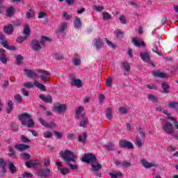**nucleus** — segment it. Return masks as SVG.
Here are the masks:
<instances>
[{"instance_id":"2f4dec72","label":"nucleus","mask_w":178,"mask_h":178,"mask_svg":"<svg viewBox=\"0 0 178 178\" xmlns=\"http://www.w3.org/2000/svg\"><path fill=\"white\" fill-rule=\"evenodd\" d=\"M1 44L3 47H5L6 49H8V50H10V51L16 50V47H15V46H9L7 41L2 42Z\"/></svg>"},{"instance_id":"4c0bfd02","label":"nucleus","mask_w":178,"mask_h":178,"mask_svg":"<svg viewBox=\"0 0 178 178\" xmlns=\"http://www.w3.org/2000/svg\"><path fill=\"white\" fill-rule=\"evenodd\" d=\"M161 87L163 89V92H165L166 94L170 92L169 91L170 86L169 84H168V83H165V82L162 83Z\"/></svg>"},{"instance_id":"338daca9","label":"nucleus","mask_w":178,"mask_h":178,"mask_svg":"<svg viewBox=\"0 0 178 178\" xmlns=\"http://www.w3.org/2000/svg\"><path fill=\"white\" fill-rule=\"evenodd\" d=\"M120 21L121 24H127V19H126L124 15L120 16Z\"/></svg>"},{"instance_id":"09e8293b","label":"nucleus","mask_w":178,"mask_h":178,"mask_svg":"<svg viewBox=\"0 0 178 178\" xmlns=\"http://www.w3.org/2000/svg\"><path fill=\"white\" fill-rule=\"evenodd\" d=\"M15 13V8L13 7H9L7 10V14L9 17H13Z\"/></svg>"},{"instance_id":"c756f323","label":"nucleus","mask_w":178,"mask_h":178,"mask_svg":"<svg viewBox=\"0 0 178 178\" xmlns=\"http://www.w3.org/2000/svg\"><path fill=\"white\" fill-rule=\"evenodd\" d=\"M67 24L66 22H63L60 24L58 31H56V33L64 32L67 29Z\"/></svg>"},{"instance_id":"49530a36","label":"nucleus","mask_w":178,"mask_h":178,"mask_svg":"<svg viewBox=\"0 0 178 178\" xmlns=\"http://www.w3.org/2000/svg\"><path fill=\"white\" fill-rule=\"evenodd\" d=\"M74 56H76V58H74V60H72V62L74 65L78 66V65H81V58H78V54H75Z\"/></svg>"},{"instance_id":"13d9d810","label":"nucleus","mask_w":178,"mask_h":178,"mask_svg":"<svg viewBox=\"0 0 178 178\" xmlns=\"http://www.w3.org/2000/svg\"><path fill=\"white\" fill-rule=\"evenodd\" d=\"M27 18H33L34 17V12L33 11L32 8H30L29 11L26 13Z\"/></svg>"},{"instance_id":"7ed1b4c3","label":"nucleus","mask_w":178,"mask_h":178,"mask_svg":"<svg viewBox=\"0 0 178 178\" xmlns=\"http://www.w3.org/2000/svg\"><path fill=\"white\" fill-rule=\"evenodd\" d=\"M18 120L21 122L22 126H26V127H34L35 126V122L30 113H25L18 115Z\"/></svg>"},{"instance_id":"680f3d73","label":"nucleus","mask_w":178,"mask_h":178,"mask_svg":"<svg viewBox=\"0 0 178 178\" xmlns=\"http://www.w3.org/2000/svg\"><path fill=\"white\" fill-rule=\"evenodd\" d=\"M122 165L125 168L131 167V161H127V160H125L124 161H122Z\"/></svg>"},{"instance_id":"5701e85b","label":"nucleus","mask_w":178,"mask_h":178,"mask_svg":"<svg viewBox=\"0 0 178 178\" xmlns=\"http://www.w3.org/2000/svg\"><path fill=\"white\" fill-rule=\"evenodd\" d=\"M88 138V133L84 132L82 135L78 136V140L79 143H82L83 144H86Z\"/></svg>"},{"instance_id":"4d7b16f0","label":"nucleus","mask_w":178,"mask_h":178,"mask_svg":"<svg viewBox=\"0 0 178 178\" xmlns=\"http://www.w3.org/2000/svg\"><path fill=\"white\" fill-rule=\"evenodd\" d=\"M44 138H52L53 133H51V131H45V133H44Z\"/></svg>"},{"instance_id":"6ab92c4d","label":"nucleus","mask_w":178,"mask_h":178,"mask_svg":"<svg viewBox=\"0 0 178 178\" xmlns=\"http://www.w3.org/2000/svg\"><path fill=\"white\" fill-rule=\"evenodd\" d=\"M3 31L8 35H12L13 32H14L13 25L9 24V25H6L3 27Z\"/></svg>"},{"instance_id":"39448f33","label":"nucleus","mask_w":178,"mask_h":178,"mask_svg":"<svg viewBox=\"0 0 178 178\" xmlns=\"http://www.w3.org/2000/svg\"><path fill=\"white\" fill-rule=\"evenodd\" d=\"M22 34L24 35V36H20L17 39V42L18 43H22L23 42H24V40L28 39L29 36H30L31 28L28 24L24 26V31L22 32Z\"/></svg>"},{"instance_id":"20e7f679","label":"nucleus","mask_w":178,"mask_h":178,"mask_svg":"<svg viewBox=\"0 0 178 178\" xmlns=\"http://www.w3.org/2000/svg\"><path fill=\"white\" fill-rule=\"evenodd\" d=\"M51 42V39L49 38H47L46 36H41V39L39 40H32L31 42V49L34 51H39L42 49V46L45 44V42Z\"/></svg>"},{"instance_id":"cd10ccee","label":"nucleus","mask_w":178,"mask_h":178,"mask_svg":"<svg viewBox=\"0 0 178 178\" xmlns=\"http://www.w3.org/2000/svg\"><path fill=\"white\" fill-rule=\"evenodd\" d=\"M168 107L171 109H175V111H178V102L172 101L168 103Z\"/></svg>"},{"instance_id":"ddd939ff","label":"nucleus","mask_w":178,"mask_h":178,"mask_svg":"<svg viewBox=\"0 0 178 178\" xmlns=\"http://www.w3.org/2000/svg\"><path fill=\"white\" fill-rule=\"evenodd\" d=\"M15 149L21 152L26 151L30 149V145H26V144H15Z\"/></svg>"},{"instance_id":"412c9836","label":"nucleus","mask_w":178,"mask_h":178,"mask_svg":"<svg viewBox=\"0 0 178 178\" xmlns=\"http://www.w3.org/2000/svg\"><path fill=\"white\" fill-rule=\"evenodd\" d=\"M141 163L146 168H149L151 167H156V164H155V163H149V161H147V160H144V159H143L141 160Z\"/></svg>"},{"instance_id":"603ef678","label":"nucleus","mask_w":178,"mask_h":178,"mask_svg":"<svg viewBox=\"0 0 178 178\" xmlns=\"http://www.w3.org/2000/svg\"><path fill=\"white\" fill-rule=\"evenodd\" d=\"M113 83L112 77H107V80L106 81V87H111Z\"/></svg>"},{"instance_id":"6e6552de","label":"nucleus","mask_w":178,"mask_h":178,"mask_svg":"<svg viewBox=\"0 0 178 178\" xmlns=\"http://www.w3.org/2000/svg\"><path fill=\"white\" fill-rule=\"evenodd\" d=\"M50 174L51 170L48 168H40V170H39L38 172V175H39V177H41V178H47L49 177Z\"/></svg>"},{"instance_id":"473e14b6","label":"nucleus","mask_w":178,"mask_h":178,"mask_svg":"<svg viewBox=\"0 0 178 178\" xmlns=\"http://www.w3.org/2000/svg\"><path fill=\"white\" fill-rule=\"evenodd\" d=\"M121 67L124 69V70H126L127 72H130L131 70V66L129 65V63H127V61H123Z\"/></svg>"},{"instance_id":"6e6d98bb","label":"nucleus","mask_w":178,"mask_h":178,"mask_svg":"<svg viewBox=\"0 0 178 178\" xmlns=\"http://www.w3.org/2000/svg\"><path fill=\"white\" fill-rule=\"evenodd\" d=\"M135 144L136 145H137V147H142L143 143L139 137H136Z\"/></svg>"},{"instance_id":"2eb2a0df","label":"nucleus","mask_w":178,"mask_h":178,"mask_svg":"<svg viewBox=\"0 0 178 178\" xmlns=\"http://www.w3.org/2000/svg\"><path fill=\"white\" fill-rule=\"evenodd\" d=\"M0 60L3 63H7L8 57L6 54V50H4V49H0Z\"/></svg>"},{"instance_id":"0eeeda50","label":"nucleus","mask_w":178,"mask_h":178,"mask_svg":"<svg viewBox=\"0 0 178 178\" xmlns=\"http://www.w3.org/2000/svg\"><path fill=\"white\" fill-rule=\"evenodd\" d=\"M119 146L120 148H127L128 149H133L134 147V144L130 141H127V140H121Z\"/></svg>"},{"instance_id":"a19ab883","label":"nucleus","mask_w":178,"mask_h":178,"mask_svg":"<svg viewBox=\"0 0 178 178\" xmlns=\"http://www.w3.org/2000/svg\"><path fill=\"white\" fill-rule=\"evenodd\" d=\"M156 111L157 112H163V113H165V115H167L168 116L170 115L168 111L166 109H163V106H158V108H156Z\"/></svg>"},{"instance_id":"bf43d9fd","label":"nucleus","mask_w":178,"mask_h":178,"mask_svg":"<svg viewBox=\"0 0 178 178\" xmlns=\"http://www.w3.org/2000/svg\"><path fill=\"white\" fill-rule=\"evenodd\" d=\"M9 149V156H16V154L14 151V148L13 147H8Z\"/></svg>"},{"instance_id":"7c9ffc66","label":"nucleus","mask_w":178,"mask_h":178,"mask_svg":"<svg viewBox=\"0 0 178 178\" xmlns=\"http://www.w3.org/2000/svg\"><path fill=\"white\" fill-rule=\"evenodd\" d=\"M13 102L11 99H9L8 102V107L6 108L7 113H11L13 109Z\"/></svg>"},{"instance_id":"dca6fc26","label":"nucleus","mask_w":178,"mask_h":178,"mask_svg":"<svg viewBox=\"0 0 178 178\" xmlns=\"http://www.w3.org/2000/svg\"><path fill=\"white\" fill-rule=\"evenodd\" d=\"M40 99L44 101V102H49V103L53 102V97L52 95H47V97H45L44 94H40Z\"/></svg>"},{"instance_id":"c9c22d12","label":"nucleus","mask_w":178,"mask_h":178,"mask_svg":"<svg viewBox=\"0 0 178 178\" xmlns=\"http://www.w3.org/2000/svg\"><path fill=\"white\" fill-rule=\"evenodd\" d=\"M108 174L111 178H118V177H122L123 175L121 171H118V172H108Z\"/></svg>"},{"instance_id":"37998d69","label":"nucleus","mask_w":178,"mask_h":178,"mask_svg":"<svg viewBox=\"0 0 178 178\" xmlns=\"http://www.w3.org/2000/svg\"><path fill=\"white\" fill-rule=\"evenodd\" d=\"M148 99L152 101V102H158V98L153 94H148L147 95Z\"/></svg>"},{"instance_id":"69168bd1","label":"nucleus","mask_w":178,"mask_h":178,"mask_svg":"<svg viewBox=\"0 0 178 178\" xmlns=\"http://www.w3.org/2000/svg\"><path fill=\"white\" fill-rule=\"evenodd\" d=\"M54 135L58 138H62L63 137V133H60V131H54Z\"/></svg>"},{"instance_id":"e433bc0d","label":"nucleus","mask_w":178,"mask_h":178,"mask_svg":"<svg viewBox=\"0 0 178 178\" xmlns=\"http://www.w3.org/2000/svg\"><path fill=\"white\" fill-rule=\"evenodd\" d=\"M112 112L113 109H111V108H107L106 109V115L109 120L113 118Z\"/></svg>"},{"instance_id":"f704fd0d","label":"nucleus","mask_w":178,"mask_h":178,"mask_svg":"<svg viewBox=\"0 0 178 178\" xmlns=\"http://www.w3.org/2000/svg\"><path fill=\"white\" fill-rule=\"evenodd\" d=\"M6 163L4 161V159H0V167L2 168L3 174L7 172V170L6 169Z\"/></svg>"},{"instance_id":"8fccbe9b","label":"nucleus","mask_w":178,"mask_h":178,"mask_svg":"<svg viewBox=\"0 0 178 178\" xmlns=\"http://www.w3.org/2000/svg\"><path fill=\"white\" fill-rule=\"evenodd\" d=\"M118 111L120 113L124 115L125 113H127L128 109L125 106H121L120 108H118Z\"/></svg>"},{"instance_id":"ea45409f","label":"nucleus","mask_w":178,"mask_h":178,"mask_svg":"<svg viewBox=\"0 0 178 178\" xmlns=\"http://www.w3.org/2000/svg\"><path fill=\"white\" fill-rule=\"evenodd\" d=\"M9 169H10V172H12V174H13L14 172H15V171H17V168H16L13 161H10Z\"/></svg>"},{"instance_id":"f03ea898","label":"nucleus","mask_w":178,"mask_h":178,"mask_svg":"<svg viewBox=\"0 0 178 178\" xmlns=\"http://www.w3.org/2000/svg\"><path fill=\"white\" fill-rule=\"evenodd\" d=\"M81 161L86 163H91V166L92 167L95 175L100 177L101 172H99V170L102 168V164H99L97 156L94 155V154H85L82 157Z\"/></svg>"},{"instance_id":"e2e57ef3","label":"nucleus","mask_w":178,"mask_h":178,"mask_svg":"<svg viewBox=\"0 0 178 178\" xmlns=\"http://www.w3.org/2000/svg\"><path fill=\"white\" fill-rule=\"evenodd\" d=\"M39 120L42 126H44V127H48V122H47V120H45L44 119H42V118H40Z\"/></svg>"},{"instance_id":"a211bd4d","label":"nucleus","mask_w":178,"mask_h":178,"mask_svg":"<svg viewBox=\"0 0 178 178\" xmlns=\"http://www.w3.org/2000/svg\"><path fill=\"white\" fill-rule=\"evenodd\" d=\"M25 75L27 76V77H37L38 74L35 72H33V70H31V69H24Z\"/></svg>"},{"instance_id":"9d476101","label":"nucleus","mask_w":178,"mask_h":178,"mask_svg":"<svg viewBox=\"0 0 178 178\" xmlns=\"http://www.w3.org/2000/svg\"><path fill=\"white\" fill-rule=\"evenodd\" d=\"M54 109L56 112H58V113H64L67 109V105L66 104L55 105Z\"/></svg>"},{"instance_id":"f3484780","label":"nucleus","mask_w":178,"mask_h":178,"mask_svg":"<svg viewBox=\"0 0 178 178\" xmlns=\"http://www.w3.org/2000/svg\"><path fill=\"white\" fill-rule=\"evenodd\" d=\"M83 111V106H79V108H76V111L75 112V118L76 119H79L81 122L83 116V113H82Z\"/></svg>"},{"instance_id":"864d4df0","label":"nucleus","mask_w":178,"mask_h":178,"mask_svg":"<svg viewBox=\"0 0 178 178\" xmlns=\"http://www.w3.org/2000/svg\"><path fill=\"white\" fill-rule=\"evenodd\" d=\"M24 87H26V88H33L34 87V84L33 81H29L27 83H24Z\"/></svg>"},{"instance_id":"72a5a7b5","label":"nucleus","mask_w":178,"mask_h":178,"mask_svg":"<svg viewBox=\"0 0 178 178\" xmlns=\"http://www.w3.org/2000/svg\"><path fill=\"white\" fill-rule=\"evenodd\" d=\"M15 58H16L15 63L17 65H22L23 60H24V57L22 55L19 56H15Z\"/></svg>"},{"instance_id":"a878e982","label":"nucleus","mask_w":178,"mask_h":178,"mask_svg":"<svg viewBox=\"0 0 178 178\" xmlns=\"http://www.w3.org/2000/svg\"><path fill=\"white\" fill-rule=\"evenodd\" d=\"M167 119H168V120H172L174 123V127L175 129H177L178 130V120L177 118H175L174 116H170V115L169 114V115L167 116Z\"/></svg>"},{"instance_id":"0e129e2a","label":"nucleus","mask_w":178,"mask_h":178,"mask_svg":"<svg viewBox=\"0 0 178 178\" xmlns=\"http://www.w3.org/2000/svg\"><path fill=\"white\" fill-rule=\"evenodd\" d=\"M69 168H60V172L63 175H65V174H67L69 172Z\"/></svg>"},{"instance_id":"3c124183","label":"nucleus","mask_w":178,"mask_h":178,"mask_svg":"<svg viewBox=\"0 0 178 178\" xmlns=\"http://www.w3.org/2000/svg\"><path fill=\"white\" fill-rule=\"evenodd\" d=\"M32 177H33V174L31 172H28L27 171H25V172L22 174L23 178H31Z\"/></svg>"},{"instance_id":"4be33fe9","label":"nucleus","mask_w":178,"mask_h":178,"mask_svg":"<svg viewBox=\"0 0 178 178\" xmlns=\"http://www.w3.org/2000/svg\"><path fill=\"white\" fill-rule=\"evenodd\" d=\"M160 49H161V46H160L159 42H155L153 44L152 51L154 53H156V54H158L159 56H161L159 53Z\"/></svg>"},{"instance_id":"bb28decb","label":"nucleus","mask_w":178,"mask_h":178,"mask_svg":"<svg viewBox=\"0 0 178 178\" xmlns=\"http://www.w3.org/2000/svg\"><path fill=\"white\" fill-rule=\"evenodd\" d=\"M74 26L76 29L79 28H81L82 24H81V18H79V17L75 18L74 21Z\"/></svg>"},{"instance_id":"c03bdc74","label":"nucleus","mask_w":178,"mask_h":178,"mask_svg":"<svg viewBox=\"0 0 178 178\" xmlns=\"http://www.w3.org/2000/svg\"><path fill=\"white\" fill-rule=\"evenodd\" d=\"M112 17L109 13L106 11L103 12V19L106 21V19H111Z\"/></svg>"},{"instance_id":"9b49d317","label":"nucleus","mask_w":178,"mask_h":178,"mask_svg":"<svg viewBox=\"0 0 178 178\" xmlns=\"http://www.w3.org/2000/svg\"><path fill=\"white\" fill-rule=\"evenodd\" d=\"M131 43H133L136 47H145V43L144 42H140L138 38H134L131 40Z\"/></svg>"},{"instance_id":"f257e3e1","label":"nucleus","mask_w":178,"mask_h":178,"mask_svg":"<svg viewBox=\"0 0 178 178\" xmlns=\"http://www.w3.org/2000/svg\"><path fill=\"white\" fill-rule=\"evenodd\" d=\"M60 158H63V161L66 162L67 165H70V168L73 171H77L79 165L76 164L77 157L74 155V152L69 149H65L59 154Z\"/></svg>"},{"instance_id":"a18cd8bd","label":"nucleus","mask_w":178,"mask_h":178,"mask_svg":"<svg viewBox=\"0 0 178 178\" xmlns=\"http://www.w3.org/2000/svg\"><path fill=\"white\" fill-rule=\"evenodd\" d=\"M14 98L19 104H21L23 101V98L20 94H15V95H14Z\"/></svg>"},{"instance_id":"f8f14e48","label":"nucleus","mask_w":178,"mask_h":178,"mask_svg":"<svg viewBox=\"0 0 178 178\" xmlns=\"http://www.w3.org/2000/svg\"><path fill=\"white\" fill-rule=\"evenodd\" d=\"M88 124H89L88 118L86 115V113H82L81 121L80 122L79 126L81 127L85 128Z\"/></svg>"},{"instance_id":"aec40b11","label":"nucleus","mask_w":178,"mask_h":178,"mask_svg":"<svg viewBox=\"0 0 178 178\" xmlns=\"http://www.w3.org/2000/svg\"><path fill=\"white\" fill-rule=\"evenodd\" d=\"M140 56L143 59V60H145V62H149V60H151V57L148 51H144L143 53H140Z\"/></svg>"},{"instance_id":"de8ad7c7","label":"nucleus","mask_w":178,"mask_h":178,"mask_svg":"<svg viewBox=\"0 0 178 178\" xmlns=\"http://www.w3.org/2000/svg\"><path fill=\"white\" fill-rule=\"evenodd\" d=\"M10 127H11L13 131H14V132L18 131V130H19V126L15 124V122H12V123L10 124Z\"/></svg>"},{"instance_id":"c85d7f7f","label":"nucleus","mask_w":178,"mask_h":178,"mask_svg":"<svg viewBox=\"0 0 178 178\" xmlns=\"http://www.w3.org/2000/svg\"><path fill=\"white\" fill-rule=\"evenodd\" d=\"M34 84H35V86H36V87H38V88H40V90H41V91H47V88H46L44 84H42V83H39V81H38V80L35 81Z\"/></svg>"},{"instance_id":"5fc2aeb1","label":"nucleus","mask_w":178,"mask_h":178,"mask_svg":"<svg viewBox=\"0 0 178 178\" xmlns=\"http://www.w3.org/2000/svg\"><path fill=\"white\" fill-rule=\"evenodd\" d=\"M106 149L108 151H115V145L112 143H110L108 145H106Z\"/></svg>"},{"instance_id":"774afa93","label":"nucleus","mask_w":178,"mask_h":178,"mask_svg":"<svg viewBox=\"0 0 178 178\" xmlns=\"http://www.w3.org/2000/svg\"><path fill=\"white\" fill-rule=\"evenodd\" d=\"M51 160H47V159H44V167L49 168V165H50Z\"/></svg>"},{"instance_id":"58836bf2","label":"nucleus","mask_w":178,"mask_h":178,"mask_svg":"<svg viewBox=\"0 0 178 178\" xmlns=\"http://www.w3.org/2000/svg\"><path fill=\"white\" fill-rule=\"evenodd\" d=\"M115 35L118 38H124V33L120 29H117V31H115Z\"/></svg>"},{"instance_id":"79ce46f5","label":"nucleus","mask_w":178,"mask_h":178,"mask_svg":"<svg viewBox=\"0 0 178 178\" xmlns=\"http://www.w3.org/2000/svg\"><path fill=\"white\" fill-rule=\"evenodd\" d=\"M20 156L22 159H24V161H29V159H31L30 154H26V152H24L23 154H21Z\"/></svg>"},{"instance_id":"052dcab7","label":"nucleus","mask_w":178,"mask_h":178,"mask_svg":"<svg viewBox=\"0 0 178 178\" xmlns=\"http://www.w3.org/2000/svg\"><path fill=\"white\" fill-rule=\"evenodd\" d=\"M21 141H22V143H31V140H29V138H28L25 136H21Z\"/></svg>"},{"instance_id":"393cba45","label":"nucleus","mask_w":178,"mask_h":178,"mask_svg":"<svg viewBox=\"0 0 178 178\" xmlns=\"http://www.w3.org/2000/svg\"><path fill=\"white\" fill-rule=\"evenodd\" d=\"M95 46L97 50H99V49H102L103 46V40L102 39H100L99 38H97L95 40Z\"/></svg>"},{"instance_id":"423d86ee","label":"nucleus","mask_w":178,"mask_h":178,"mask_svg":"<svg viewBox=\"0 0 178 178\" xmlns=\"http://www.w3.org/2000/svg\"><path fill=\"white\" fill-rule=\"evenodd\" d=\"M162 129L167 134H170V136H173V134L175 133V129L173 126V124L168 121L165 122L162 127Z\"/></svg>"},{"instance_id":"1a4fd4ad","label":"nucleus","mask_w":178,"mask_h":178,"mask_svg":"<svg viewBox=\"0 0 178 178\" xmlns=\"http://www.w3.org/2000/svg\"><path fill=\"white\" fill-rule=\"evenodd\" d=\"M37 72L42 73L40 77L43 81H48V76H51V73L49 70H42V69H37Z\"/></svg>"},{"instance_id":"b1692460","label":"nucleus","mask_w":178,"mask_h":178,"mask_svg":"<svg viewBox=\"0 0 178 178\" xmlns=\"http://www.w3.org/2000/svg\"><path fill=\"white\" fill-rule=\"evenodd\" d=\"M153 75L155 76L156 77H168V74L165 73H163V72H161V70H154L153 71Z\"/></svg>"},{"instance_id":"4468645a","label":"nucleus","mask_w":178,"mask_h":178,"mask_svg":"<svg viewBox=\"0 0 178 178\" xmlns=\"http://www.w3.org/2000/svg\"><path fill=\"white\" fill-rule=\"evenodd\" d=\"M71 86H75L76 87L79 88L82 87V80H81V79L72 78L71 79Z\"/></svg>"}]
</instances>
